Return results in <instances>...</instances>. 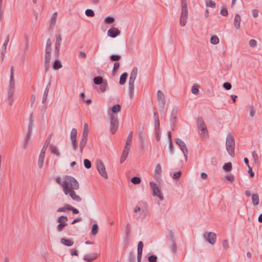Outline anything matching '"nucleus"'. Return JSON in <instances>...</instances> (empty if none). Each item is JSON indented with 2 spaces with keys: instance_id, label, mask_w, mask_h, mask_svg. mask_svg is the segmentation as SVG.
<instances>
[{
  "instance_id": "1",
  "label": "nucleus",
  "mask_w": 262,
  "mask_h": 262,
  "mask_svg": "<svg viewBox=\"0 0 262 262\" xmlns=\"http://www.w3.org/2000/svg\"><path fill=\"white\" fill-rule=\"evenodd\" d=\"M56 182L61 185L63 191L66 195H69L73 200L79 202L81 198L76 194L75 190H78L79 188L78 182L73 177L69 176H64L62 179L57 177Z\"/></svg>"
},
{
  "instance_id": "2",
  "label": "nucleus",
  "mask_w": 262,
  "mask_h": 262,
  "mask_svg": "<svg viewBox=\"0 0 262 262\" xmlns=\"http://www.w3.org/2000/svg\"><path fill=\"white\" fill-rule=\"evenodd\" d=\"M7 91L6 103L9 107H11L15 100V82L14 78V67L13 66L10 69V80Z\"/></svg>"
},
{
  "instance_id": "3",
  "label": "nucleus",
  "mask_w": 262,
  "mask_h": 262,
  "mask_svg": "<svg viewBox=\"0 0 262 262\" xmlns=\"http://www.w3.org/2000/svg\"><path fill=\"white\" fill-rule=\"evenodd\" d=\"M181 7L180 24L181 26H185L188 17V9L186 0H181Z\"/></svg>"
},
{
  "instance_id": "4",
  "label": "nucleus",
  "mask_w": 262,
  "mask_h": 262,
  "mask_svg": "<svg viewBox=\"0 0 262 262\" xmlns=\"http://www.w3.org/2000/svg\"><path fill=\"white\" fill-rule=\"evenodd\" d=\"M226 149L228 154L231 156H234V147L235 141L233 136L230 134H228L226 142Z\"/></svg>"
},
{
  "instance_id": "5",
  "label": "nucleus",
  "mask_w": 262,
  "mask_h": 262,
  "mask_svg": "<svg viewBox=\"0 0 262 262\" xmlns=\"http://www.w3.org/2000/svg\"><path fill=\"white\" fill-rule=\"evenodd\" d=\"M110 116V132L112 134H115L118 128L119 122L117 115L108 113Z\"/></svg>"
},
{
  "instance_id": "6",
  "label": "nucleus",
  "mask_w": 262,
  "mask_h": 262,
  "mask_svg": "<svg viewBox=\"0 0 262 262\" xmlns=\"http://www.w3.org/2000/svg\"><path fill=\"white\" fill-rule=\"evenodd\" d=\"M157 99L158 101L159 106L160 108V111L166 113L167 109H165V99L164 94L160 90L157 92Z\"/></svg>"
},
{
  "instance_id": "7",
  "label": "nucleus",
  "mask_w": 262,
  "mask_h": 262,
  "mask_svg": "<svg viewBox=\"0 0 262 262\" xmlns=\"http://www.w3.org/2000/svg\"><path fill=\"white\" fill-rule=\"evenodd\" d=\"M197 124L198 127L200 129L201 132L202 137L203 139H206L207 137V130L206 125L204 123V120L202 118H199L197 119Z\"/></svg>"
},
{
  "instance_id": "8",
  "label": "nucleus",
  "mask_w": 262,
  "mask_h": 262,
  "mask_svg": "<svg viewBox=\"0 0 262 262\" xmlns=\"http://www.w3.org/2000/svg\"><path fill=\"white\" fill-rule=\"evenodd\" d=\"M149 185L152 190L153 195L158 196L160 200H163L164 197L158 185L154 182H150Z\"/></svg>"
},
{
  "instance_id": "9",
  "label": "nucleus",
  "mask_w": 262,
  "mask_h": 262,
  "mask_svg": "<svg viewBox=\"0 0 262 262\" xmlns=\"http://www.w3.org/2000/svg\"><path fill=\"white\" fill-rule=\"evenodd\" d=\"M97 169L99 173L104 179H107V173L105 170V166L103 162L100 160H97L96 161Z\"/></svg>"
},
{
  "instance_id": "10",
  "label": "nucleus",
  "mask_w": 262,
  "mask_h": 262,
  "mask_svg": "<svg viewBox=\"0 0 262 262\" xmlns=\"http://www.w3.org/2000/svg\"><path fill=\"white\" fill-rule=\"evenodd\" d=\"M48 143L46 142L45 145H43V148H42L38 157V166L40 168H41L43 165L46 148L48 146Z\"/></svg>"
},
{
  "instance_id": "11",
  "label": "nucleus",
  "mask_w": 262,
  "mask_h": 262,
  "mask_svg": "<svg viewBox=\"0 0 262 262\" xmlns=\"http://www.w3.org/2000/svg\"><path fill=\"white\" fill-rule=\"evenodd\" d=\"M204 236L206 240L211 245H213L215 243L216 235L215 233L212 232L205 233Z\"/></svg>"
},
{
  "instance_id": "12",
  "label": "nucleus",
  "mask_w": 262,
  "mask_h": 262,
  "mask_svg": "<svg viewBox=\"0 0 262 262\" xmlns=\"http://www.w3.org/2000/svg\"><path fill=\"white\" fill-rule=\"evenodd\" d=\"M62 38L60 35L56 36V42L55 44L54 54L56 57H57L59 54V49L60 47Z\"/></svg>"
},
{
  "instance_id": "13",
  "label": "nucleus",
  "mask_w": 262,
  "mask_h": 262,
  "mask_svg": "<svg viewBox=\"0 0 262 262\" xmlns=\"http://www.w3.org/2000/svg\"><path fill=\"white\" fill-rule=\"evenodd\" d=\"M135 77L133 76L129 77V82H128V88H129V94L130 97L132 98L133 96L134 93V83L136 80Z\"/></svg>"
},
{
  "instance_id": "14",
  "label": "nucleus",
  "mask_w": 262,
  "mask_h": 262,
  "mask_svg": "<svg viewBox=\"0 0 262 262\" xmlns=\"http://www.w3.org/2000/svg\"><path fill=\"white\" fill-rule=\"evenodd\" d=\"M120 30L118 28L115 27L110 28L107 31L108 36L112 38L116 37L120 35Z\"/></svg>"
},
{
  "instance_id": "15",
  "label": "nucleus",
  "mask_w": 262,
  "mask_h": 262,
  "mask_svg": "<svg viewBox=\"0 0 262 262\" xmlns=\"http://www.w3.org/2000/svg\"><path fill=\"white\" fill-rule=\"evenodd\" d=\"M178 111V108L174 107L171 112L170 121L171 124H174L177 121V116Z\"/></svg>"
},
{
  "instance_id": "16",
  "label": "nucleus",
  "mask_w": 262,
  "mask_h": 262,
  "mask_svg": "<svg viewBox=\"0 0 262 262\" xmlns=\"http://www.w3.org/2000/svg\"><path fill=\"white\" fill-rule=\"evenodd\" d=\"M139 211H141V217L143 219L145 218L147 215L148 211L147 209L146 208H141L139 206H136V207L134 209V212L135 213H137Z\"/></svg>"
},
{
  "instance_id": "17",
  "label": "nucleus",
  "mask_w": 262,
  "mask_h": 262,
  "mask_svg": "<svg viewBox=\"0 0 262 262\" xmlns=\"http://www.w3.org/2000/svg\"><path fill=\"white\" fill-rule=\"evenodd\" d=\"M99 256V254L97 253H92L90 254H86L84 256L83 259L86 261H92L93 260L96 259L97 257Z\"/></svg>"
},
{
  "instance_id": "18",
  "label": "nucleus",
  "mask_w": 262,
  "mask_h": 262,
  "mask_svg": "<svg viewBox=\"0 0 262 262\" xmlns=\"http://www.w3.org/2000/svg\"><path fill=\"white\" fill-rule=\"evenodd\" d=\"M51 53H45V68L47 71L50 67Z\"/></svg>"
},
{
  "instance_id": "19",
  "label": "nucleus",
  "mask_w": 262,
  "mask_h": 262,
  "mask_svg": "<svg viewBox=\"0 0 262 262\" xmlns=\"http://www.w3.org/2000/svg\"><path fill=\"white\" fill-rule=\"evenodd\" d=\"M241 21V19L240 15L238 14H236L234 19V26L237 30L240 28Z\"/></svg>"
},
{
  "instance_id": "20",
  "label": "nucleus",
  "mask_w": 262,
  "mask_h": 262,
  "mask_svg": "<svg viewBox=\"0 0 262 262\" xmlns=\"http://www.w3.org/2000/svg\"><path fill=\"white\" fill-rule=\"evenodd\" d=\"M60 243L62 244H63L66 246H68V247L72 246L74 244V242L72 240L67 239L65 238H62L60 239Z\"/></svg>"
},
{
  "instance_id": "21",
  "label": "nucleus",
  "mask_w": 262,
  "mask_h": 262,
  "mask_svg": "<svg viewBox=\"0 0 262 262\" xmlns=\"http://www.w3.org/2000/svg\"><path fill=\"white\" fill-rule=\"evenodd\" d=\"M50 148L51 149V152L53 154L56 155L58 157L60 156V153L56 146L53 144H51L50 145Z\"/></svg>"
},
{
  "instance_id": "22",
  "label": "nucleus",
  "mask_w": 262,
  "mask_h": 262,
  "mask_svg": "<svg viewBox=\"0 0 262 262\" xmlns=\"http://www.w3.org/2000/svg\"><path fill=\"white\" fill-rule=\"evenodd\" d=\"M88 140L85 139H81L80 144H79V152L80 154H82L83 151L84 147L85 146Z\"/></svg>"
},
{
  "instance_id": "23",
  "label": "nucleus",
  "mask_w": 262,
  "mask_h": 262,
  "mask_svg": "<svg viewBox=\"0 0 262 262\" xmlns=\"http://www.w3.org/2000/svg\"><path fill=\"white\" fill-rule=\"evenodd\" d=\"M259 196L257 194H253L252 195V202L254 206H257L259 204Z\"/></svg>"
},
{
  "instance_id": "24",
  "label": "nucleus",
  "mask_w": 262,
  "mask_h": 262,
  "mask_svg": "<svg viewBox=\"0 0 262 262\" xmlns=\"http://www.w3.org/2000/svg\"><path fill=\"white\" fill-rule=\"evenodd\" d=\"M68 220V219L67 216L61 215L58 219L57 222L59 224L61 223L63 225H65L67 226L68 225V224H67Z\"/></svg>"
},
{
  "instance_id": "25",
  "label": "nucleus",
  "mask_w": 262,
  "mask_h": 262,
  "mask_svg": "<svg viewBox=\"0 0 262 262\" xmlns=\"http://www.w3.org/2000/svg\"><path fill=\"white\" fill-rule=\"evenodd\" d=\"M127 76L128 74L127 73H124L121 75L119 80L120 84L123 85L125 83Z\"/></svg>"
},
{
  "instance_id": "26",
  "label": "nucleus",
  "mask_w": 262,
  "mask_h": 262,
  "mask_svg": "<svg viewBox=\"0 0 262 262\" xmlns=\"http://www.w3.org/2000/svg\"><path fill=\"white\" fill-rule=\"evenodd\" d=\"M57 17V12L54 13L52 14V15L51 16V18L50 19V20L51 27H54L55 25V24H56V22Z\"/></svg>"
},
{
  "instance_id": "27",
  "label": "nucleus",
  "mask_w": 262,
  "mask_h": 262,
  "mask_svg": "<svg viewBox=\"0 0 262 262\" xmlns=\"http://www.w3.org/2000/svg\"><path fill=\"white\" fill-rule=\"evenodd\" d=\"M155 173L156 177H160L162 173V168L160 164H157L155 169Z\"/></svg>"
},
{
  "instance_id": "28",
  "label": "nucleus",
  "mask_w": 262,
  "mask_h": 262,
  "mask_svg": "<svg viewBox=\"0 0 262 262\" xmlns=\"http://www.w3.org/2000/svg\"><path fill=\"white\" fill-rule=\"evenodd\" d=\"M168 138H169V150H170V152L171 155L173 154V144H172V141H171V135H170V133L169 132L168 133Z\"/></svg>"
},
{
  "instance_id": "29",
  "label": "nucleus",
  "mask_w": 262,
  "mask_h": 262,
  "mask_svg": "<svg viewBox=\"0 0 262 262\" xmlns=\"http://www.w3.org/2000/svg\"><path fill=\"white\" fill-rule=\"evenodd\" d=\"M93 81H94V83L95 84H101L103 82H104L103 81L102 77L101 76H97V77H94Z\"/></svg>"
},
{
  "instance_id": "30",
  "label": "nucleus",
  "mask_w": 262,
  "mask_h": 262,
  "mask_svg": "<svg viewBox=\"0 0 262 262\" xmlns=\"http://www.w3.org/2000/svg\"><path fill=\"white\" fill-rule=\"evenodd\" d=\"M180 149L184 154V156L185 158V161H187L188 158V150L187 149L186 144L183 147H181Z\"/></svg>"
},
{
  "instance_id": "31",
  "label": "nucleus",
  "mask_w": 262,
  "mask_h": 262,
  "mask_svg": "<svg viewBox=\"0 0 262 262\" xmlns=\"http://www.w3.org/2000/svg\"><path fill=\"white\" fill-rule=\"evenodd\" d=\"M112 112L113 113H117L119 112L121 110V106L119 104L114 105L112 107Z\"/></svg>"
},
{
  "instance_id": "32",
  "label": "nucleus",
  "mask_w": 262,
  "mask_h": 262,
  "mask_svg": "<svg viewBox=\"0 0 262 262\" xmlns=\"http://www.w3.org/2000/svg\"><path fill=\"white\" fill-rule=\"evenodd\" d=\"M61 67L62 65L60 61L58 60H56L53 63V69L55 70H57L61 68Z\"/></svg>"
},
{
  "instance_id": "33",
  "label": "nucleus",
  "mask_w": 262,
  "mask_h": 262,
  "mask_svg": "<svg viewBox=\"0 0 262 262\" xmlns=\"http://www.w3.org/2000/svg\"><path fill=\"white\" fill-rule=\"evenodd\" d=\"M223 169L226 171H229L232 169V164L231 162L225 163L223 166Z\"/></svg>"
},
{
  "instance_id": "34",
  "label": "nucleus",
  "mask_w": 262,
  "mask_h": 262,
  "mask_svg": "<svg viewBox=\"0 0 262 262\" xmlns=\"http://www.w3.org/2000/svg\"><path fill=\"white\" fill-rule=\"evenodd\" d=\"M69 207H70L69 205L66 204L64 205V206L63 207L59 208L57 209V211L58 212H66L67 211H69Z\"/></svg>"
},
{
  "instance_id": "35",
  "label": "nucleus",
  "mask_w": 262,
  "mask_h": 262,
  "mask_svg": "<svg viewBox=\"0 0 262 262\" xmlns=\"http://www.w3.org/2000/svg\"><path fill=\"white\" fill-rule=\"evenodd\" d=\"M115 21V18L113 16H107L105 18L104 23L106 24H111Z\"/></svg>"
},
{
  "instance_id": "36",
  "label": "nucleus",
  "mask_w": 262,
  "mask_h": 262,
  "mask_svg": "<svg viewBox=\"0 0 262 262\" xmlns=\"http://www.w3.org/2000/svg\"><path fill=\"white\" fill-rule=\"evenodd\" d=\"M71 144L73 150H76L78 149V143L76 139H71Z\"/></svg>"
},
{
  "instance_id": "37",
  "label": "nucleus",
  "mask_w": 262,
  "mask_h": 262,
  "mask_svg": "<svg viewBox=\"0 0 262 262\" xmlns=\"http://www.w3.org/2000/svg\"><path fill=\"white\" fill-rule=\"evenodd\" d=\"M210 42L213 45H216L219 42V38L217 36L214 35L211 37Z\"/></svg>"
},
{
  "instance_id": "38",
  "label": "nucleus",
  "mask_w": 262,
  "mask_h": 262,
  "mask_svg": "<svg viewBox=\"0 0 262 262\" xmlns=\"http://www.w3.org/2000/svg\"><path fill=\"white\" fill-rule=\"evenodd\" d=\"M77 129L75 128H73L70 134V138L71 139H76L77 138Z\"/></svg>"
},
{
  "instance_id": "39",
  "label": "nucleus",
  "mask_w": 262,
  "mask_h": 262,
  "mask_svg": "<svg viewBox=\"0 0 262 262\" xmlns=\"http://www.w3.org/2000/svg\"><path fill=\"white\" fill-rule=\"evenodd\" d=\"M252 155L253 158L254 159V163L256 165H258L259 163L258 155L256 153L255 151H253L252 152Z\"/></svg>"
},
{
  "instance_id": "40",
  "label": "nucleus",
  "mask_w": 262,
  "mask_h": 262,
  "mask_svg": "<svg viewBox=\"0 0 262 262\" xmlns=\"http://www.w3.org/2000/svg\"><path fill=\"white\" fill-rule=\"evenodd\" d=\"M49 91V88H46L45 90L44 93H43V96L42 100V103H45L46 102V101L47 100Z\"/></svg>"
},
{
  "instance_id": "41",
  "label": "nucleus",
  "mask_w": 262,
  "mask_h": 262,
  "mask_svg": "<svg viewBox=\"0 0 262 262\" xmlns=\"http://www.w3.org/2000/svg\"><path fill=\"white\" fill-rule=\"evenodd\" d=\"M9 41V36H8L7 38H6V39L5 40V42H4L3 46H2V51H3V53L6 52L7 46Z\"/></svg>"
},
{
  "instance_id": "42",
  "label": "nucleus",
  "mask_w": 262,
  "mask_h": 262,
  "mask_svg": "<svg viewBox=\"0 0 262 262\" xmlns=\"http://www.w3.org/2000/svg\"><path fill=\"white\" fill-rule=\"evenodd\" d=\"M206 6L214 8L215 7V3L211 0H207L206 2Z\"/></svg>"
},
{
  "instance_id": "43",
  "label": "nucleus",
  "mask_w": 262,
  "mask_h": 262,
  "mask_svg": "<svg viewBox=\"0 0 262 262\" xmlns=\"http://www.w3.org/2000/svg\"><path fill=\"white\" fill-rule=\"evenodd\" d=\"M143 248V243L142 241H140L138 243V244L137 253H142Z\"/></svg>"
},
{
  "instance_id": "44",
  "label": "nucleus",
  "mask_w": 262,
  "mask_h": 262,
  "mask_svg": "<svg viewBox=\"0 0 262 262\" xmlns=\"http://www.w3.org/2000/svg\"><path fill=\"white\" fill-rule=\"evenodd\" d=\"M85 13L86 16H89V17H93L95 15L94 12L92 9H86Z\"/></svg>"
},
{
  "instance_id": "45",
  "label": "nucleus",
  "mask_w": 262,
  "mask_h": 262,
  "mask_svg": "<svg viewBox=\"0 0 262 262\" xmlns=\"http://www.w3.org/2000/svg\"><path fill=\"white\" fill-rule=\"evenodd\" d=\"M110 58L112 61H117L120 59L121 56L119 55H112Z\"/></svg>"
},
{
  "instance_id": "46",
  "label": "nucleus",
  "mask_w": 262,
  "mask_h": 262,
  "mask_svg": "<svg viewBox=\"0 0 262 262\" xmlns=\"http://www.w3.org/2000/svg\"><path fill=\"white\" fill-rule=\"evenodd\" d=\"M98 232V226L97 224H94L92 226V233L93 235H96Z\"/></svg>"
},
{
  "instance_id": "47",
  "label": "nucleus",
  "mask_w": 262,
  "mask_h": 262,
  "mask_svg": "<svg viewBox=\"0 0 262 262\" xmlns=\"http://www.w3.org/2000/svg\"><path fill=\"white\" fill-rule=\"evenodd\" d=\"M131 182L135 184H138L140 183L141 179L139 177H134L132 178Z\"/></svg>"
},
{
  "instance_id": "48",
  "label": "nucleus",
  "mask_w": 262,
  "mask_h": 262,
  "mask_svg": "<svg viewBox=\"0 0 262 262\" xmlns=\"http://www.w3.org/2000/svg\"><path fill=\"white\" fill-rule=\"evenodd\" d=\"M191 92L195 95H198L199 94V90L198 85H194L192 86Z\"/></svg>"
},
{
  "instance_id": "49",
  "label": "nucleus",
  "mask_w": 262,
  "mask_h": 262,
  "mask_svg": "<svg viewBox=\"0 0 262 262\" xmlns=\"http://www.w3.org/2000/svg\"><path fill=\"white\" fill-rule=\"evenodd\" d=\"M133 138V132H130L127 138L126 141V144H129L130 145V143L132 141Z\"/></svg>"
},
{
  "instance_id": "50",
  "label": "nucleus",
  "mask_w": 262,
  "mask_h": 262,
  "mask_svg": "<svg viewBox=\"0 0 262 262\" xmlns=\"http://www.w3.org/2000/svg\"><path fill=\"white\" fill-rule=\"evenodd\" d=\"M84 165L85 167L87 169H89L91 167V162L88 159L84 160Z\"/></svg>"
},
{
  "instance_id": "51",
  "label": "nucleus",
  "mask_w": 262,
  "mask_h": 262,
  "mask_svg": "<svg viewBox=\"0 0 262 262\" xmlns=\"http://www.w3.org/2000/svg\"><path fill=\"white\" fill-rule=\"evenodd\" d=\"M137 74L138 68L137 67H134L131 72L130 76L136 78Z\"/></svg>"
},
{
  "instance_id": "52",
  "label": "nucleus",
  "mask_w": 262,
  "mask_h": 262,
  "mask_svg": "<svg viewBox=\"0 0 262 262\" xmlns=\"http://www.w3.org/2000/svg\"><path fill=\"white\" fill-rule=\"evenodd\" d=\"M106 85L107 82L106 81L103 82L100 84V89L101 92L104 93L106 91Z\"/></svg>"
},
{
  "instance_id": "53",
  "label": "nucleus",
  "mask_w": 262,
  "mask_h": 262,
  "mask_svg": "<svg viewBox=\"0 0 262 262\" xmlns=\"http://www.w3.org/2000/svg\"><path fill=\"white\" fill-rule=\"evenodd\" d=\"M176 142L180 146V148L183 147L185 145V143L180 139H176Z\"/></svg>"
},
{
  "instance_id": "54",
  "label": "nucleus",
  "mask_w": 262,
  "mask_h": 262,
  "mask_svg": "<svg viewBox=\"0 0 262 262\" xmlns=\"http://www.w3.org/2000/svg\"><path fill=\"white\" fill-rule=\"evenodd\" d=\"M66 226H67V225H63L61 223L58 224V225H57V226L56 227V229L58 232H60L62 231L63 228Z\"/></svg>"
},
{
  "instance_id": "55",
  "label": "nucleus",
  "mask_w": 262,
  "mask_h": 262,
  "mask_svg": "<svg viewBox=\"0 0 262 262\" xmlns=\"http://www.w3.org/2000/svg\"><path fill=\"white\" fill-rule=\"evenodd\" d=\"M223 86L225 89L229 90L231 89L232 85L230 83L226 82L223 83Z\"/></svg>"
},
{
  "instance_id": "56",
  "label": "nucleus",
  "mask_w": 262,
  "mask_h": 262,
  "mask_svg": "<svg viewBox=\"0 0 262 262\" xmlns=\"http://www.w3.org/2000/svg\"><path fill=\"white\" fill-rule=\"evenodd\" d=\"M249 46L252 48H254L257 46V41L255 39H250L249 42Z\"/></svg>"
},
{
  "instance_id": "57",
  "label": "nucleus",
  "mask_w": 262,
  "mask_h": 262,
  "mask_svg": "<svg viewBox=\"0 0 262 262\" xmlns=\"http://www.w3.org/2000/svg\"><path fill=\"white\" fill-rule=\"evenodd\" d=\"M170 248H171V250L172 252L173 253H175L177 251V248L176 244L174 243V241L171 242V245L170 246Z\"/></svg>"
},
{
  "instance_id": "58",
  "label": "nucleus",
  "mask_w": 262,
  "mask_h": 262,
  "mask_svg": "<svg viewBox=\"0 0 262 262\" xmlns=\"http://www.w3.org/2000/svg\"><path fill=\"white\" fill-rule=\"evenodd\" d=\"M157 260V257L156 255H150L148 257L149 262H156Z\"/></svg>"
},
{
  "instance_id": "59",
  "label": "nucleus",
  "mask_w": 262,
  "mask_h": 262,
  "mask_svg": "<svg viewBox=\"0 0 262 262\" xmlns=\"http://www.w3.org/2000/svg\"><path fill=\"white\" fill-rule=\"evenodd\" d=\"M128 154L122 152V154L121 155V158H120V163H123L126 159L127 156Z\"/></svg>"
},
{
  "instance_id": "60",
  "label": "nucleus",
  "mask_w": 262,
  "mask_h": 262,
  "mask_svg": "<svg viewBox=\"0 0 262 262\" xmlns=\"http://www.w3.org/2000/svg\"><path fill=\"white\" fill-rule=\"evenodd\" d=\"M155 129H159L160 121L158 117L155 118Z\"/></svg>"
},
{
  "instance_id": "61",
  "label": "nucleus",
  "mask_w": 262,
  "mask_h": 262,
  "mask_svg": "<svg viewBox=\"0 0 262 262\" xmlns=\"http://www.w3.org/2000/svg\"><path fill=\"white\" fill-rule=\"evenodd\" d=\"M227 181L233 182L234 180V176L232 174H229L226 176Z\"/></svg>"
},
{
  "instance_id": "62",
  "label": "nucleus",
  "mask_w": 262,
  "mask_h": 262,
  "mask_svg": "<svg viewBox=\"0 0 262 262\" xmlns=\"http://www.w3.org/2000/svg\"><path fill=\"white\" fill-rule=\"evenodd\" d=\"M130 145H129V144L127 145V144H125V145L124 148L123 152L128 154L129 151L130 150Z\"/></svg>"
},
{
  "instance_id": "63",
  "label": "nucleus",
  "mask_w": 262,
  "mask_h": 262,
  "mask_svg": "<svg viewBox=\"0 0 262 262\" xmlns=\"http://www.w3.org/2000/svg\"><path fill=\"white\" fill-rule=\"evenodd\" d=\"M220 13L222 15L226 16L228 15V10L226 8H224L221 10Z\"/></svg>"
},
{
  "instance_id": "64",
  "label": "nucleus",
  "mask_w": 262,
  "mask_h": 262,
  "mask_svg": "<svg viewBox=\"0 0 262 262\" xmlns=\"http://www.w3.org/2000/svg\"><path fill=\"white\" fill-rule=\"evenodd\" d=\"M222 245L224 249H227L229 248V244L228 242L227 239L223 240L222 242Z\"/></svg>"
}]
</instances>
